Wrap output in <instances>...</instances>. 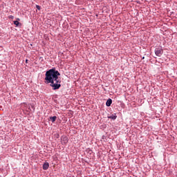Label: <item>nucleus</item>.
<instances>
[{"mask_svg":"<svg viewBox=\"0 0 177 177\" xmlns=\"http://www.w3.org/2000/svg\"><path fill=\"white\" fill-rule=\"evenodd\" d=\"M55 138H56V139H59V138H60V135L59 133H56L55 134Z\"/></svg>","mask_w":177,"mask_h":177,"instance_id":"nucleus-9","label":"nucleus"},{"mask_svg":"<svg viewBox=\"0 0 177 177\" xmlns=\"http://www.w3.org/2000/svg\"><path fill=\"white\" fill-rule=\"evenodd\" d=\"M45 76V84H50V86L53 88V91L60 89L62 86V80L59 78L60 73L56 71V68L53 67L47 71Z\"/></svg>","mask_w":177,"mask_h":177,"instance_id":"nucleus-1","label":"nucleus"},{"mask_svg":"<svg viewBox=\"0 0 177 177\" xmlns=\"http://www.w3.org/2000/svg\"><path fill=\"white\" fill-rule=\"evenodd\" d=\"M61 142H62V145H63L64 146H66V145L68 143V138L66 136H61Z\"/></svg>","mask_w":177,"mask_h":177,"instance_id":"nucleus-3","label":"nucleus"},{"mask_svg":"<svg viewBox=\"0 0 177 177\" xmlns=\"http://www.w3.org/2000/svg\"><path fill=\"white\" fill-rule=\"evenodd\" d=\"M144 59H145V57H142V59L144 60Z\"/></svg>","mask_w":177,"mask_h":177,"instance_id":"nucleus-14","label":"nucleus"},{"mask_svg":"<svg viewBox=\"0 0 177 177\" xmlns=\"http://www.w3.org/2000/svg\"><path fill=\"white\" fill-rule=\"evenodd\" d=\"M49 168V162H46L43 164V169H44V171H46Z\"/></svg>","mask_w":177,"mask_h":177,"instance_id":"nucleus-5","label":"nucleus"},{"mask_svg":"<svg viewBox=\"0 0 177 177\" xmlns=\"http://www.w3.org/2000/svg\"><path fill=\"white\" fill-rule=\"evenodd\" d=\"M108 118L109 120H117V114L116 113H113L112 115L108 116Z\"/></svg>","mask_w":177,"mask_h":177,"instance_id":"nucleus-6","label":"nucleus"},{"mask_svg":"<svg viewBox=\"0 0 177 177\" xmlns=\"http://www.w3.org/2000/svg\"><path fill=\"white\" fill-rule=\"evenodd\" d=\"M17 20H18V21H20V19L18 18Z\"/></svg>","mask_w":177,"mask_h":177,"instance_id":"nucleus-15","label":"nucleus"},{"mask_svg":"<svg viewBox=\"0 0 177 177\" xmlns=\"http://www.w3.org/2000/svg\"><path fill=\"white\" fill-rule=\"evenodd\" d=\"M133 1V0H131V1Z\"/></svg>","mask_w":177,"mask_h":177,"instance_id":"nucleus-16","label":"nucleus"},{"mask_svg":"<svg viewBox=\"0 0 177 177\" xmlns=\"http://www.w3.org/2000/svg\"><path fill=\"white\" fill-rule=\"evenodd\" d=\"M8 17L9 19H15V17L13 15H10Z\"/></svg>","mask_w":177,"mask_h":177,"instance_id":"nucleus-11","label":"nucleus"},{"mask_svg":"<svg viewBox=\"0 0 177 177\" xmlns=\"http://www.w3.org/2000/svg\"><path fill=\"white\" fill-rule=\"evenodd\" d=\"M104 138H106V136H102V139H104Z\"/></svg>","mask_w":177,"mask_h":177,"instance_id":"nucleus-13","label":"nucleus"},{"mask_svg":"<svg viewBox=\"0 0 177 177\" xmlns=\"http://www.w3.org/2000/svg\"><path fill=\"white\" fill-rule=\"evenodd\" d=\"M163 53H164V50H162V47H158L155 49V54L158 57H161Z\"/></svg>","mask_w":177,"mask_h":177,"instance_id":"nucleus-2","label":"nucleus"},{"mask_svg":"<svg viewBox=\"0 0 177 177\" xmlns=\"http://www.w3.org/2000/svg\"><path fill=\"white\" fill-rule=\"evenodd\" d=\"M57 118V117H56V116L50 117V120L52 122H55V121H56Z\"/></svg>","mask_w":177,"mask_h":177,"instance_id":"nucleus-7","label":"nucleus"},{"mask_svg":"<svg viewBox=\"0 0 177 177\" xmlns=\"http://www.w3.org/2000/svg\"><path fill=\"white\" fill-rule=\"evenodd\" d=\"M14 24L17 26L19 27V26H20V22H19V21H14Z\"/></svg>","mask_w":177,"mask_h":177,"instance_id":"nucleus-8","label":"nucleus"},{"mask_svg":"<svg viewBox=\"0 0 177 177\" xmlns=\"http://www.w3.org/2000/svg\"><path fill=\"white\" fill-rule=\"evenodd\" d=\"M26 63H28V59H26Z\"/></svg>","mask_w":177,"mask_h":177,"instance_id":"nucleus-12","label":"nucleus"},{"mask_svg":"<svg viewBox=\"0 0 177 177\" xmlns=\"http://www.w3.org/2000/svg\"><path fill=\"white\" fill-rule=\"evenodd\" d=\"M36 8L37 10H41V6L36 5Z\"/></svg>","mask_w":177,"mask_h":177,"instance_id":"nucleus-10","label":"nucleus"},{"mask_svg":"<svg viewBox=\"0 0 177 177\" xmlns=\"http://www.w3.org/2000/svg\"><path fill=\"white\" fill-rule=\"evenodd\" d=\"M112 103H113V100H111V98L108 99L106 102V107H110Z\"/></svg>","mask_w":177,"mask_h":177,"instance_id":"nucleus-4","label":"nucleus"}]
</instances>
